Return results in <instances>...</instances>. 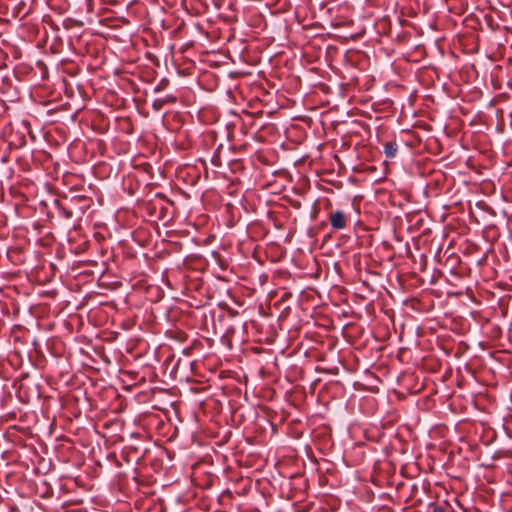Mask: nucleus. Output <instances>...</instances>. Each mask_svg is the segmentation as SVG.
<instances>
[{
	"label": "nucleus",
	"mask_w": 512,
	"mask_h": 512,
	"mask_svg": "<svg viewBox=\"0 0 512 512\" xmlns=\"http://www.w3.org/2000/svg\"><path fill=\"white\" fill-rule=\"evenodd\" d=\"M428 512H446L445 508L440 505L431 504Z\"/></svg>",
	"instance_id": "4"
},
{
	"label": "nucleus",
	"mask_w": 512,
	"mask_h": 512,
	"mask_svg": "<svg viewBox=\"0 0 512 512\" xmlns=\"http://www.w3.org/2000/svg\"><path fill=\"white\" fill-rule=\"evenodd\" d=\"M329 220H330V224L334 230L344 229L347 224L346 216L340 210L332 212L330 214Z\"/></svg>",
	"instance_id": "1"
},
{
	"label": "nucleus",
	"mask_w": 512,
	"mask_h": 512,
	"mask_svg": "<svg viewBox=\"0 0 512 512\" xmlns=\"http://www.w3.org/2000/svg\"><path fill=\"white\" fill-rule=\"evenodd\" d=\"M397 150L398 146L395 142H387L384 146V152L387 158H394Z\"/></svg>",
	"instance_id": "2"
},
{
	"label": "nucleus",
	"mask_w": 512,
	"mask_h": 512,
	"mask_svg": "<svg viewBox=\"0 0 512 512\" xmlns=\"http://www.w3.org/2000/svg\"><path fill=\"white\" fill-rule=\"evenodd\" d=\"M175 101H176V98L174 96H167L164 99L156 100L154 102V107L157 109H160L161 106L164 105L165 103L175 102Z\"/></svg>",
	"instance_id": "3"
}]
</instances>
